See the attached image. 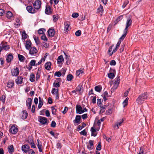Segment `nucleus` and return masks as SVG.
<instances>
[{"instance_id":"f257e3e1","label":"nucleus","mask_w":154,"mask_h":154,"mask_svg":"<svg viewBox=\"0 0 154 154\" xmlns=\"http://www.w3.org/2000/svg\"><path fill=\"white\" fill-rule=\"evenodd\" d=\"M148 95L147 92L142 93L140 95L136 100L137 103L138 104H141L147 99Z\"/></svg>"},{"instance_id":"f03ea898","label":"nucleus","mask_w":154,"mask_h":154,"mask_svg":"<svg viewBox=\"0 0 154 154\" xmlns=\"http://www.w3.org/2000/svg\"><path fill=\"white\" fill-rule=\"evenodd\" d=\"M38 119L39 122L42 125H47L49 122L47 118L44 117L40 116L38 117Z\"/></svg>"},{"instance_id":"7ed1b4c3","label":"nucleus","mask_w":154,"mask_h":154,"mask_svg":"<svg viewBox=\"0 0 154 154\" xmlns=\"http://www.w3.org/2000/svg\"><path fill=\"white\" fill-rule=\"evenodd\" d=\"M42 2L39 0H36L33 3V6L36 10L39 9L41 6Z\"/></svg>"},{"instance_id":"20e7f679","label":"nucleus","mask_w":154,"mask_h":154,"mask_svg":"<svg viewBox=\"0 0 154 154\" xmlns=\"http://www.w3.org/2000/svg\"><path fill=\"white\" fill-rule=\"evenodd\" d=\"M115 80V81L113 83V86L112 88L116 89L117 88L119 84L120 80L119 77H117Z\"/></svg>"},{"instance_id":"39448f33","label":"nucleus","mask_w":154,"mask_h":154,"mask_svg":"<svg viewBox=\"0 0 154 154\" xmlns=\"http://www.w3.org/2000/svg\"><path fill=\"white\" fill-rule=\"evenodd\" d=\"M26 9L28 12L31 14H34L36 12V10L35 8L31 6H28L26 7Z\"/></svg>"},{"instance_id":"423d86ee","label":"nucleus","mask_w":154,"mask_h":154,"mask_svg":"<svg viewBox=\"0 0 154 154\" xmlns=\"http://www.w3.org/2000/svg\"><path fill=\"white\" fill-rule=\"evenodd\" d=\"M30 148V147L29 146L24 144L22 146L21 149L22 151L24 152V153H25V154H27V152L28 151L29 149Z\"/></svg>"},{"instance_id":"0eeeda50","label":"nucleus","mask_w":154,"mask_h":154,"mask_svg":"<svg viewBox=\"0 0 154 154\" xmlns=\"http://www.w3.org/2000/svg\"><path fill=\"white\" fill-rule=\"evenodd\" d=\"M29 54L31 55H34L37 52V50L35 47H31L29 50Z\"/></svg>"},{"instance_id":"6e6552de","label":"nucleus","mask_w":154,"mask_h":154,"mask_svg":"<svg viewBox=\"0 0 154 154\" xmlns=\"http://www.w3.org/2000/svg\"><path fill=\"white\" fill-rule=\"evenodd\" d=\"M81 117L80 115H77L76 116L75 119L73 121L74 124H79L81 122Z\"/></svg>"},{"instance_id":"1a4fd4ad","label":"nucleus","mask_w":154,"mask_h":154,"mask_svg":"<svg viewBox=\"0 0 154 154\" xmlns=\"http://www.w3.org/2000/svg\"><path fill=\"white\" fill-rule=\"evenodd\" d=\"M124 121L123 119H120L116 123V125L114 126V128L118 129L119 128L120 126L123 123Z\"/></svg>"},{"instance_id":"9d476101","label":"nucleus","mask_w":154,"mask_h":154,"mask_svg":"<svg viewBox=\"0 0 154 154\" xmlns=\"http://www.w3.org/2000/svg\"><path fill=\"white\" fill-rule=\"evenodd\" d=\"M19 73V70L17 67L14 68L13 71H11V74L13 76H17Z\"/></svg>"},{"instance_id":"9b49d317","label":"nucleus","mask_w":154,"mask_h":154,"mask_svg":"<svg viewBox=\"0 0 154 154\" xmlns=\"http://www.w3.org/2000/svg\"><path fill=\"white\" fill-rule=\"evenodd\" d=\"M10 132L14 134H16L18 131V129L17 126H12L10 130Z\"/></svg>"},{"instance_id":"f8f14e48","label":"nucleus","mask_w":154,"mask_h":154,"mask_svg":"<svg viewBox=\"0 0 154 154\" xmlns=\"http://www.w3.org/2000/svg\"><path fill=\"white\" fill-rule=\"evenodd\" d=\"M57 82H55L53 84V87L58 88L60 86V82H61V79L60 78L57 79Z\"/></svg>"},{"instance_id":"ddd939ff","label":"nucleus","mask_w":154,"mask_h":154,"mask_svg":"<svg viewBox=\"0 0 154 154\" xmlns=\"http://www.w3.org/2000/svg\"><path fill=\"white\" fill-rule=\"evenodd\" d=\"M52 10L49 6H46L45 10V12L46 14L48 15L51 14L52 12Z\"/></svg>"},{"instance_id":"4468645a","label":"nucleus","mask_w":154,"mask_h":154,"mask_svg":"<svg viewBox=\"0 0 154 154\" xmlns=\"http://www.w3.org/2000/svg\"><path fill=\"white\" fill-rule=\"evenodd\" d=\"M32 43L29 40L26 41L25 46L26 49L29 50L32 47Z\"/></svg>"},{"instance_id":"2eb2a0df","label":"nucleus","mask_w":154,"mask_h":154,"mask_svg":"<svg viewBox=\"0 0 154 154\" xmlns=\"http://www.w3.org/2000/svg\"><path fill=\"white\" fill-rule=\"evenodd\" d=\"M75 108L76 112L77 114H82V108L80 105H77L76 106Z\"/></svg>"},{"instance_id":"dca6fc26","label":"nucleus","mask_w":154,"mask_h":154,"mask_svg":"<svg viewBox=\"0 0 154 154\" xmlns=\"http://www.w3.org/2000/svg\"><path fill=\"white\" fill-rule=\"evenodd\" d=\"M13 59V56L11 53H9L7 55L6 58V61L7 63L11 62Z\"/></svg>"},{"instance_id":"f3484780","label":"nucleus","mask_w":154,"mask_h":154,"mask_svg":"<svg viewBox=\"0 0 154 154\" xmlns=\"http://www.w3.org/2000/svg\"><path fill=\"white\" fill-rule=\"evenodd\" d=\"M15 82L17 85L22 84L23 82V78L22 76L18 77L15 80Z\"/></svg>"},{"instance_id":"a211bd4d","label":"nucleus","mask_w":154,"mask_h":154,"mask_svg":"<svg viewBox=\"0 0 154 154\" xmlns=\"http://www.w3.org/2000/svg\"><path fill=\"white\" fill-rule=\"evenodd\" d=\"M37 141L38 143L37 144L38 148L39 149V151L40 152H41L42 151V143L39 139H37Z\"/></svg>"},{"instance_id":"6ab92c4d","label":"nucleus","mask_w":154,"mask_h":154,"mask_svg":"<svg viewBox=\"0 0 154 154\" xmlns=\"http://www.w3.org/2000/svg\"><path fill=\"white\" fill-rule=\"evenodd\" d=\"M32 99L30 98H29L26 100V105L28 106V109H31V106L32 104Z\"/></svg>"},{"instance_id":"aec40b11","label":"nucleus","mask_w":154,"mask_h":154,"mask_svg":"<svg viewBox=\"0 0 154 154\" xmlns=\"http://www.w3.org/2000/svg\"><path fill=\"white\" fill-rule=\"evenodd\" d=\"M48 35L50 37H52L55 34V32L54 30L53 29H50L48 31Z\"/></svg>"},{"instance_id":"412c9836","label":"nucleus","mask_w":154,"mask_h":154,"mask_svg":"<svg viewBox=\"0 0 154 154\" xmlns=\"http://www.w3.org/2000/svg\"><path fill=\"white\" fill-rule=\"evenodd\" d=\"M14 86V83L13 81H9L7 83V87L9 88H11Z\"/></svg>"},{"instance_id":"4be33fe9","label":"nucleus","mask_w":154,"mask_h":154,"mask_svg":"<svg viewBox=\"0 0 154 154\" xmlns=\"http://www.w3.org/2000/svg\"><path fill=\"white\" fill-rule=\"evenodd\" d=\"M77 91L79 92L81 94L83 91V89L81 85H79L75 88Z\"/></svg>"},{"instance_id":"5701e85b","label":"nucleus","mask_w":154,"mask_h":154,"mask_svg":"<svg viewBox=\"0 0 154 154\" xmlns=\"http://www.w3.org/2000/svg\"><path fill=\"white\" fill-rule=\"evenodd\" d=\"M22 119H26L28 116V113L26 110H23L22 112Z\"/></svg>"},{"instance_id":"b1692460","label":"nucleus","mask_w":154,"mask_h":154,"mask_svg":"<svg viewBox=\"0 0 154 154\" xmlns=\"http://www.w3.org/2000/svg\"><path fill=\"white\" fill-rule=\"evenodd\" d=\"M8 149L9 153L10 154H12L14 150V146L12 145L8 146Z\"/></svg>"},{"instance_id":"393cba45","label":"nucleus","mask_w":154,"mask_h":154,"mask_svg":"<svg viewBox=\"0 0 154 154\" xmlns=\"http://www.w3.org/2000/svg\"><path fill=\"white\" fill-rule=\"evenodd\" d=\"M132 23V20L131 19H128L126 21V27L128 28V27L131 25Z\"/></svg>"},{"instance_id":"a878e982","label":"nucleus","mask_w":154,"mask_h":154,"mask_svg":"<svg viewBox=\"0 0 154 154\" xmlns=\"http://www.w3.org/2000/svg\"><path fill=\"white\" fill-rule=\"evenodd\" d=\"M39 103L38 108L40 109L43 105V100L40 97H39Z\"/></svg>"},{"instance_id":"bb28decb","label":"nucleus","mask_w":154,"mask_h":154,"mask_svg":"<svg viewBox=\"0 0 154 154\" xmlns=\"http://www.w3.org/2000/svg\"><path fill=\"white\" fill-rule=\"evenodd\" d=\"M114 45H112L111 46H110L108 51V54L110 56H111L112 55L113 53V51H112V48L114 47Z\"/></svg>"},{"instance_id":"cd10ccee","label":"nucleus","mask_w":154,"mask_h":154,"mask_svg":"<svg viewBox=\"0 0 154 154\" xmlns=\"http://www.w3.org/2000/svg\"><path fill=\"white\" fill-rule=\"evenodd\" d=\"M51 63L50 62L46 63L45 65V69L47 70H50L51 69Z\"/></svg>"},{"instance_id":"c85d7f7f","label":"nucleus","mask_w":154,"mask_h":154,"mask_svg":"<svg viewBox=\"0 0 154 154\" xmlns=\"http://www.w3.org/2000/svg\"><path fill=\"white\" fill-rule=\"evenodd\" d=\"M64 61V59L62 55H60L58 57L57 60V63L58 64L61 63Z\"/></svg>"},{"instance_id":"c756f323","label":"nucleus","mask_w":154,"mask_h":154,"mask_svg":"<svg viewBox=\"0 0 154 154\" xmlns=\"http://www.w3.org/2000/svg\"><path fill=\"white\" fill-rule=\"evenodd\" d=\"M18 58L19 60L21 62H24L25 58L23 55L20 54L18 55Z\"/></svg>"},{"instance_id":"7c9ffc66","label":"nucleus","mask_w":154,"mask_h":154,"mask_svg":"<svg viewBox=\"0 0 154 154\" xmlns=\"http://www.w3.org/2000/svg\"><path fill=\"white\" fill-rule=\"evenodd\" d=\"M2 49H3L4 50L6 51L8 50V49L10 48L9 45H7L6 43L3 44L2 45Z\"/></svg>"},{"instance_id":"2f4dec72","label":"nucleus","mask_w":154,"mask_h":154,"mask_svg":"<svg viewBox=\"0 0 154 154\" xmlns=\"http://www.w3.org/2000/svg\"><path fill=\"white\" fill-rule=\"evenodd\" d=\"M94 89L95 91L100 92L102 90V88L101 85H98L96 86Z\"/></svg>"},{"instance_id":"473e14b6","label":"nucleus","mask_w":154,"mask_h":154,"mask_svg":"<svg viewBox=\"0 0 154 154\" xmlns=\"http://www.w3.org/2000/svg\"><path fill=\"white\" fill-rule=\"evenodd\" d=\"M22 38L23 39H25L27 38L28 35L26 33L25 31H23L22 32Z\"/></svg>"},{"instance_id":"72a5a7b5","label":"nucleus","mask_w":154,"mask_h":154,"mask_svg":"<svg viewBox=\"0 0 154 154\" xmlns=\"http://www.w3.org/2000/svg\"><path fill=\"white\" fill-rule=\"evenodd\" d=\"M65 30L67 31L69 29V23L67 22H66L64 23Z\"/></svg>"},{"instance_id":"f704fd0d","label":"nucleus","mask_w":154,"mask_h":154,"mask_svg":"<svg viewBox=\"0 0 154 154\" xmlns=\"http://www.w3.org/2000/svg\"><path fill=\"white\" fill-rule=\"evenodd\" d=\"M33 38L36 45H38V44H39L40 42L38 37H36L35 35H34L33 36Z\"/></svg>"},{"instance_id":"c9c22d12","label":"nucleus","mask_w":154,"mask_h":154,"mask_svg":"<svg viewBox=\"0 0 154 154\" xmlns=\"http://www.w3.org/2000/svg\"><path fill=\"white\" fill-rule=\"evenodd\" d=\"M58 92V89L53 88L51 91V93L52 94H57Z\"/></svg>"},{"instance_id":"e433bc0d","label":"nucleus","mask_w":154,"mask_h":154,"mask_svg":"<svg viewBox=\"0 0 154 154\" xmlns=\"http://www.w3.org/2000/svg\"><path fill=\"white\" fill-rule=\"evenodd\" d=\"M108 77L110 79H113L115 76V75L113 72H110L108 74Z\"/></svg>"},{"instance_id":"4c0bfd02","label":"nucleus","mask_w":154,"mask_h":154,"mask_svg":"<svg viewBox=\"0 0 154 154\" xmlns=\"http://www.w3.org/2000/svg\"><path fill=\"white\" fill-rule=\"evenodd\" d=\"M73 78L72 75L71 74H69L67 75L66 79L67 81H71Z\"/></svg>"},{"instance_id":"58836bf2","label":"nucleus","mask_w":154,"mask_h":154,"mask_svg":"<svg viewBox=\"0 0 154 154\" xmlns=\"http://www.w3.org/2000/svg\"><path fill=\"white\" fill-rule=\"evenodd\" d=\"M13 14L10 11H8L7 12L6 15V17L8 18H10L12 16Z\"/></svg>"},{"instance_id":"ea45409f","label":"nucleus","mask_w":154,"mask_h":154,"mask_svg":"<svg viewBox=\"0 0 154 154\" xmlns=\"http://www.w3.org/2000/svg\"><path fill=\"white\" fill-rule=\"evenodd\" d=\"M83 73V71L82 70H79L76 71V74L77 76H80Z\"/></svg>"},{"instance_id":"a19ab883","label":"nucleus","mask_w":154,"mask_h":154,"mask_svg":"<svg viewBox=\"0 0 154 154\" xmlns=\"http://www.w3.org/2000/svg\"><path fill=\"white\" fill-rule=\"evenodd\" d=\"M53 20L54 22H56L59 18L58 15L57 14L54 15L53 16Z\"/></svg>"},{"instance_id":"79ce46f5","label":"nucleus","mask_w":154,"mask_h":154,"mask_svg":"<svg viewBox=\"0 0 154 154\" xmlns=\"http://www.w3.org/2000/svg\"><path fill=\"white\" fill-rule=\"evenodd\" d=\"M29 80L31 82H33L35 81V75L33 73L31 74Z\"/></svg>"},{"instance_id":"37998d69","label":"nucleus","mask_w":154,"mask_h":154,"mask_svg":"<svg viewBox=\"0 0 154 154\" xmlns=\"http://www.w3.org/2000/svg\"><path fill=\"white\" fill-rule=\"evenodd\" d=\"M51 109L52 110V113L53 115H56V109L53 106L51 107Z\"/></svg>"},{"instance_id":"c03bdc74","label":"nucleus","mask_w":154,"mask_h":154,"mask_svg":"<svg viewBox=\"0 0 154 154\" xmlns=\"http://www.w3.org/2000/svg\"><path fill=\"white\" fill-rule=\"evenodd\" d=\"M128 99H129L127 97L123 102V106L124 107H125V106H126L127 105L128 103Z\"/></svg>"},{"instance_id":"a18cd8bd","label":"nucleus","mask_w":154,"mask_h":154,"mask_svg":"<svg viewBox=\"0 0 154 154\" xmlns=\"http://www.w3.org/2000/svg\"><path fill=\"white\" fill-rule=\"evenodd\" d=\"M101 142H99L98 143V145L97 146L96 148V149L97 150L100 151L101 150Z\"/></svg>"},{"instance_id":"49530a36","label":"nucleus","mask_w":154,"mask_h":154,"mask_svg":"<svg viewBox=\"0 0 154 154\" xmlns=\"http://www.w3.org/2000/svg\"><path fill=\"white\" fill-rule=\"evenodd\" d=\"M41 39L44 41H47L48 40V39L45 34H44L43 35L41 36Z\"/></svg>"},{"instance_id":"de8ad7c7","label":"nucleus","mask_w":154,"mask_h":154,"mask_svg":"<svg viewBox=\"0 0 154 154\" xmlns=\"http://www.w3.org/2000/svg\"><path fill=\"white\" fill-rule=\"evenodd\" d=\"M125 43H123L122 44V45L121 48L119 50L120 52L121 53L122 52L124 49V47L125 46Z\"/></svg>"},{"instance_id":"09e8293b","label":"nucleus","mask_w":154,"mask_h":154,"mask_svg":"<svg viewBox=\"0 0 154 154\" xmlns=\"http://www.w3.org/2000/svg\"><path fill=\"white\" fill-rule=\"evenodd\" d=\"M62 75L60 71L54 73V76H56L58 77H60Z\"/></svg>"},{"instance_id":"8fccbe9b","label":"nucleus","mask_w":154,"mask_h":154,"mask_svg":"<svg viewBox=\"0 0 154 154\" xmlns=\"http://www.w3.org/2000/svg\"><path fill=\"white\" fill-rule=\"evenodd\" d=\"M45 58L42 57L41 58V60L38 62V63L36 64V66L42 63L43 61V62H44L45 61Z\"/></svg>"},{"instance_id":"3c124183","label":"nucleus","mask_w":154,"mask_h":154,"mask_svg":"<svg viewBox=\"0 0 154 154\" xmlns=\"http://www.w3.org/2000/svg\"><path fill=\"white\" fill-rule=\"evenodd\" d=\"M123 18V15H120L118 17L116 20V21L117 23L118 22L120 21Z\"/></svg>"},{"instance_id":"603ef678","label":"nucleus","mask_w":154,"mask_h":154,"mask_svg":"<svg viewBox=\"0 0 154 154\" xmlns=\"http://www.w3.org/2000/svg\"><path fill=\"white\" fill-rule=\"evenodd\" d=\"M27 154H35V153L34 151L32 149H29Z\"/></svg>"},{"instance_id":"864d4df0","label":"nucleus","mask_w":154,"mask_h":154,"mask_svg":"<svg viewBox=\"0 0 154 154\" xmlns=\"http://www.w3.org/2000/svg\"><path fill=\"white\" fill-rule=\"evenodd\" d=\"M102 101L103 100L101 99H97V105L98 106L101 107V102H102Z\"/></svg>"},{"instance_id":"5fc2aeb1","label":"nucleus","mask_w":154,"mask_h":154,"mask_svg":"<svg viewBox=\"0 0 154 154\" xmlns=\"http://www.w3.org/2000/svg\"><path fill=\"white\" fill-rule=\"evenodd\" d=\"M79 16V13H73L72 15V17L74 18H77Z\"/></svg>"},{"instance_id":"6e6d98bb","label":"nucleus","mask_w":154,"mask_h":154,"mask_svg":"<svg viewBox=\"0 0 154 154\" xmlns=\"http://www.w3.org/2000/svg\"><path fill=\"white\" fill-rule=\"evenodd\" d=\"M81 31L80 30H79L75 32V35L77 36H80L81 35Z\"/></svg>"},{"instance_id":"4d7b16f0","label":"nucleus","mask_w":154,"mask_h":154,"mask_svg":"<svg viewBox=\"0 0 154 154\" xmlns=\"http://www.w3.org/2000/svg\"><path fill=\"white\" fill-rule=\"evenodd\" d=\"M35 60H32L30 63V65L31 66H34L35 65Z\"/></svg>"},{"instance_id":"13d9d810","label":"nucleus","mask_w":154,"mask_h":154,"mask_svg":"<svg viewBox=\"0 0 154 154\" xmlns=\"http://www.w3.org/2000/svg\"><path fill=\"white\" fill-rule=\"evenodd\" d=\"M129 1L128 0L125 1L123 5L122 6V7L123 8H124L126 5L128 3Z\"/></svg>"},{"instance_id":"bf43d9fd","label":"nucleus","mask_w":154,"mask_h":154,"mask_svg":"<svg viewBox=\"0 0 154 154\" xmlns=\"http://www.w3.org/2000/svg\"><path fill=\"white\" fill-rule=\"evenodd\" d=\"M38 33L39 34H42L43 35L44 33L43 31V29H39L38 30Z\"/></svg>"},{"instance_id":"052dcab7","label":"nucleus","mask_w":154,"mask_h":154,"mask_svg":"<svg viewBox=\"0 0 154 154\" xmlns=\"http://www.w3.org/2000/svg\"><path fill=\"white\" fill-rule=\"evenodd\" d=\"M5 96L3 95L0 97V100L2 101L3 102H5Z\"/></svg>"},{"instance_id":"680f3d73","label":"nucleus","mask_w":154,"mask_h":154,"mask_svg":"<svg viewBox=\"0 0 154 154\" xmlns=\"http://www.w3.org/2000/svg\"><path fill=\"white\" fill-rule=\"evenodd\" d=\"M116 64V61L114 60H112L110 63V65L115 66Z\"/></svg>"},{"instance_id":"e2e57ef3","label":"nucleus","mask_w":154,"mask_h":154,"mask_svg":"<svg viewBox=\"0 0 154 154\" xmlns=\"http://www.w3.org/2000/svg\"><path fill=\"white\" fill-rule=\"evenodd\" d=\"M130 90V88H129L127 91L125 92L124 94V96L125 97H126L128 96Z\"/></svg>"},{"instance_id":"0e129e2a","label":"nucleus","mask_w":154,"mask_h":154,"mask_svg":"<svg viewBox=\"0 0 154 154\" xmlns=\"http://www.w3.org/2000/svg\"><path fill=\"white\" fill-rule=\"evenodd\" d=\"M97 10L99 12H101L102 11H103V7L101 5H100L99 7L97 9Z\"/></svg>"},{"instance_id":"69168bd1","label":"nucleus","mask_w":154,"mask_h":154,"mask_svg":"<svg viewBox=\"0 0 154 154\" xmlns=\"http://www.w3.org/2000/svg\"><path fill=\"white\" fill-rule=\"evenodd\" d=\"M31 145V147L32 148H36V146L35 144L33 142H32V141L31 142H29Z\"/></svg>"},{"instance_id":"338daca9","label":"nucleus","mask_w":154,"mask_h":154,"mask_svg":"<svg viewBox=\"0 0 154 154\" xmlns=\"http://www.w3.org/2000/svg\"><path fill=\"white\" fill-rule=\"evenodd\" d=\"M80 134L82 135L86 136L87 135V133L86 132L85 130H84L80 132Z\"/></svg>"},{"instance_id":"774afa93","label":"nucleus","mask_w":154,"mask_h":154,"mask_svg":"<svg viewBox=\"0 0 154 154\" xmlns=\"http://www.w3.org/2000/svg\"><path fill=\"white\" fill-rule=\"evenodd\" d=\"M56 123L54 121H52L51 122V127L53 128H54L56 127Z\"/></svg>"}]
</instances>
